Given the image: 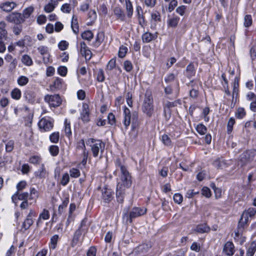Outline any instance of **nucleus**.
I'll return each mask as SVG.
<instances>
[{
  "instance_id": "obj_20",
  "label": "nucleus",
  "mask_w": 256,
  "mask_h": 256,
  "mask_svg": "<svg viewBox=\"0 0 256 256\" xmlns=\"http://www.w3.org/2000/svg\"><path fill=\"white\" fill-rule=\"evenodd\" d=\"M256 214V208H250L248 210H245L241 217V219L244 218V222H246L248 221V217L254 216Z\"/></svg>"
},
{
  "instance_id": "obj_59",
  "label": "nucleus",
  "mask_w": 256,
  "mask_h": 256,
  "mask_svg": "<svg viewBox=\"0 0 256 256\" xmlns=\"http://www.w3.org/2000/svg\"><path fill=\"white\" fill-rule=\"evenodd\" d=\"M105 77L104 76V72L102 69H100L97 74V80L99 82H102L104 80Z\"/></svg>"
},
{
  "instance_id": "obj_31",
  "label": "nucleus",
  "mask_w": 256,
  "mask_h": 256,
  "mask_svg": "<svg viewBox=\"0 0 256 256\" xmlns=\"http://www.w3.org/2000/svg\"><path fill=\"white\" fill-rule=\"evenodd\" d=\"M11 97L16 100H19L22 96L21 90L18 88H14L10 92Z\"/></svg>"
},
{
  "instance_id": "obj_15",
  "label": "nucleus",
  "mask_w": 256,
  "mask_h": 256,
  "mask_svg": "<svg viewBox=\"0 0 256 256\" xmlns=\"http://www.w3.org/2000/svg\"><path fill=\"white\" fill-rule=\"evenodd\" d=\"M161 20L160 14L159 12L154 11L151 14L150 22L152 23L150 28L154 30L156 28V22H160Z\"/></svg>"
},
{
  "instance_id": "obj_6",
  "label": "nucleus",
  "mask_w": 256,
  "mask_h": 256,
  "mask_svg": "<svg viewBox=\"0 0 256 256\" xmlns=\"http://www.w3.org/2000/svg\"><path fill=\"white\" fill-rule=\"evenodd\" d=\"M6 20L16 24H20L24 21V18L20 13H12L6 16Z\"/></svg>"
},
{
  "instance_id": "obj_29",
  "label": "nucleus",
  "mask_w": 256,
  "mask_h": 256,
  "mask_svg": "<svg viewBox=\"0 0 256 256\" xmlns=\"http://www.w3.org/2000/svg\"><path fill=\"white\" fill-rule=\"evenodd\" d=\"M84 230H81V228H78L75 232L73 240H72V246H74V245H76L77 244L80 236L82 234V232H84Z\"/></svg>"
},
{
  "instance_id": "obj_3",
  "label": "nucleus",
  "mask_w": 256,
  "mask_h": 256,
  "mask_svg": "<svg viewBox=\"0 0 256 256\" xmlns=\"http://www.w3.org/2000/svg\"><path fill=\"white\" fill-rule=\"evenodd\" d=\"M255 154L256 150H246L240 155L238 165L241 166H246L254 160Z\"/></svg>"
},
{
  "instance_id": "obj_28",
  "label": "nucleus",
  "mask_w": 256,
  "mask_h": 256,
  "mask_svg": "<svg viewBox=\"0 0 256 256\" xmlns=\"http://www.w3.org/2000/svg\"><path fill=\"white\" fill-rule=\"evenodd\" d=\"M195 231L200 234L208 232L210 231V228L206 224H199L196 227Z\"/></svg>"
},
{
  "instance_id": "obj_22",
  "label": "nucleus",
  "mask_w": 256,
  "mask_h": 256,
  "mask_svg": "<svg viewBox=\"0 0 256 256\" xmlns=\"http://www.w3.org/2000/svg\"><path fill=\"white\" fill-rule=\"evenodd\" d=\"M114 12L116 16L117 19L124 22L126 20V16L123 10L120 7H116L114 8Z\"/></svg>"
},
{
  "instance_id": "obj_13",
  "label": "nucleus",
  "mask_w": 256,
  "mask_h": 256,
  "mask_svg": "<svg viewBox=\"0 0 256 256\" xmlns=\"http://www.w3.org/2000/svg\"><path fill=\"white\" fill-rule=\"evenodd\" d=\"M80 52L83 56H84L86 60H89L92 58V52L87 46L84 42H81L80 43Z\"/></svg>"
},
{
  "instance_id": "obj_53",
  "label": "nucleus",
  "mask_w": 256,
  "mask_h": 256,
  "mask_svg": "<svg viewBox=\"0 0 256 256\" xmlns=\"http://www.w3.org/2000/svg\"><path fill=\"white\" fill-rule=\"evenodd\" d=\"M175 106L174 102H168L164 107V113L166 114L167 109L168 110V115L170 116V108Z\"/></svg>"
},
{
  "instance_id": "obj_52",
  "label": "nucleus",
  "mask_w": 256,
  "mask_h": 256,
  "mask_svg": "<svg viewBox=\"0 0 256 256\" xmlns=\"http://www.w3.org/2000/svg\"><path fill=\"white\" fill-rule=\"evenodd\" d=\"M196 131L200 134H204L206 133L207 128L203 124H198L196 128Z\"/></svg>"
},
{
  "instance_id": "obj_24",
  "label": "nucleus",
  "mask_w": 256,
  "mask_h": 256,
  "mask_svg": "<svg viewBox=\"0 0 256 256\" xmlns=\"http://www.w3.org/2000/svg\"><path fill=\"white\" fill-rule=\"evenodd\" d=\"M58 2L54 0H50L49 2L44 6V10L46 12H50L54 10Z\"/></svg>"
},
{
  "instance_id": "obj_32",
  "label": "nucleus",
  "mask_w": 256,
  "mask_h": 256,
  "mask_svg": "<svg viewBox=\"0 0 256 256\" xmlns=\"http://www.w3.org/2000/svg\"><path fill=\"white\" fill-rule=\"evenodd\" d=\"M64 132L67 136L72 135V130L70 128V122L67 119H66L64 123Z\"/></svg>"
},
{
  "instance_id": "obj_47",
  "label": "nucleus",
  "mask_w": 256,
  "mask_h": 256,
  "mask_svg": "<svg viewBox=\"0 0 256 256\" xmlns=\"http://www.w3.org/2000/svg\"><path fill=\"white\" fill-rule=\"evenodd\" d=\"M34 8L32 6H30L25 8L23 11L22 16L24 18H28L34 12Z\"/></svg>"
},
{
  "instance_id": "obj_12",
  "label": "nucleus",
  "mask_w": 256,
  "mask_h": 256,
  "mask_svg": "<svg viewBox=\"0 0 256 256\" xmlns=\"http://www.w3.org/2000/svg\"><path fill=\"white\" fill-rule=\"evenodd\" d=\"M77 2L76 0H70L68 3L64 4L60 7L61 11L64 14H70L77 4Z\"/></svg>"
},
{
  "instance_id": "obj_1",
  "label": "nucleus",
  "mask_w": 256,
  "mask_h": 256,
  "mask_svg": "<svg viewBox=\"0 0 256 256\" xmlns=\"http://www.w3.org/2000/svg\"><path fill=\"white\" fill-rule=\"evenodd\" d=\"M142 112L148 117H151L154 113V102L152 93L146 91L142 106Z\"/></svg>"
},
{
  "instance_id": "obj_7",
  "label": "nucleus",
  "mask_w": 256,
  "mask_h": 256,
  "mask_svg": "<svg viewBox=\"0 0 256 256\" xmlns=\"http://www.w3.org/2000/svg\"><path fill=\"white\" fill-rule=\"evenodd\" d=\"M232 163V161L231 160H226L222 158H218L212 162V165L218 168L225 169L231 166Z\"/></svg>"
},
{
  "instance_id": "obj_58",
  "label": "nucleus",
  "mask_w": 256,
  "mask_h": 256,
  "mask_svg": "<svg viewBox=\"0 0 256 256\" xmlns=\"http://www.w3.org/2000/svg\"><path fill=\"white\" fill-rule=\"evenodd\" d=\"M70 181V176L68 173H65L63 174L62 180H61V184L65 186H66Z\"/></svg>"
},
{
  "instance_id": "obj_41",
  "label": "nucleus",
  "mask_w": 256,
  "mask_h": 256,
  "mask_svg": "<svg viewBox=\"0 0 256 256\" xmlns=\"http://www.w3.org/2000/svg\"><path fill=\"white\" fill-rule=\"evenodd\" d=\"M252 24V16L246 14L244 17V25L246 28H249Z\"/></svg>"
},
{
  "instance_id": "obj_21",
  "label": "nucleus",
  "mask_w": 256,
  "mask_h": 256,
  "mask_svg": "<svg viewBox=\"0 0 256 256\" xmlns=\"http://www.w3.org/2000/svg\"><path fill=\"white\" fill-rule=\"evenodd\" d=\"M35 176L40 178H44L48 176V172H46L44 164H42L40 170L36 171L34 173Z\"/></svg>"
},
{
  "instance_id": "obj_61",
  "label": "nucleus",
  "mask_w": 256,
  "mask_h": 256,
  "mask_svg": "<svg viewBox=\"0 0 256 256\" xmlns=\"http://www.w3.org/2000/svg\"><path fill=\"white\" fill-rule=\"evenodd\" d=\"M173 199H174V202L176 203L180 204L182 202L183 197L182 194L178 193V194H175L174 195Z\"/></svg>"
},
{
  "instance_id": "obj_42",
  "label": "nucleus",
  "mask_w": 256,
  "mask_h": 256,
  "mask_svg": "<svg viewBox=\"0 0 256 256\" xmlns=\"http://www.w3.org/2000/svg\"><path fill=\"white\" fill-rule=\"evenodd\" d=\"M82 37L83 39L90 41L94 37L93 33L90 30H86L82 34Z\"/></svg>"
},
{
  "instance_id": "obj_19",
  "label": "nucleus",
  "mask_w": 256,
  "mask_h": 256,
  "mask_svg": "<svg viewBox=\"0 0 256 256\" xmlns=\"http://www.w3.org/2000/svg\"><path fill=\"white\" fill-rule=\"evenodd\" d=\"M124 119L123 123L126 129L130 124L131 114L130 110L126 107H124Z\"/></svg>"
},
{
  "instance_id": "obj_8",
  "label": "nucleus",
  "mask_w": 256,
  "mask_h": 256,
  "mask_svg": "<svg viewBox=\"0 0 256 256\" xmlns=\"http://www.w3.org/2000/svg\"><path fill=\"white\" fill-rule=\"evenodd\" d=\"M146 210L144 208L134 207L132 208L129 214L130 222H132V219L144 214L146 212Z\"/></svg>"
},
{
  "instance_id": "obj_64",
  "label": "nucleus",
  "mask_w": 256,
  "mask_h": 256,
  "mask_svg": "<svg viewBox=\"0 0 256 256\" xmlns=\"http://www.w3.org/2000/svg\"><path fill=\"white\" fill-rule=\"evenodd\" d=\"M124 70L128 72H130L132 69V62L128 60H126L124 64Z\"/></svg>"
},
{
  "instance_id": "obj_10",
  "label": "nucleus",
  "mask_w": 256,
  "mask_h": 256,
  "mask_svg": "<svg viewBox=\"0 0 256 256\" xmlns=\"http://www.w3.org/2000/svg\"><path fill=\"white\" fill-rule=\"evenodd\" d=\"M114 198V192L106 187L102 190V198L105 203H109Z\"/></svg>"
},
{
  "instance_id": "obj_11",
  "label": "nucleus",
  "mask_w": 256,
  "mask_h": 256,
  "mask_svg": "<svg viewBox=\"0 0 256 256\" xmlns=\"http://www.w3.org/2000/svg\"><path fill=\"white\" fill-rule=\"evenodd\" d=\"M80 118L84 122L87 123L90 120V109L88 104L84 103L80 112Z\"/></svg>"
},
{
  "instance_id": "obj_27",
  "label": "nucleus",
  "mask_w": 256,
  "mask_h": 256,
  "mask_svg": "<svg viewBox=\"0 0 256 256\" xmlns=\"http://www.w3.org/2000/svg\"><path fill=\"white\" fill-rule=\"evenodd\" d=\"M16 6V4L13 2H6L0 6V8L4 11L7 12L11 11Z\"/></svg>"
},
{
  "instance_id": "obj_50",
  "label": "nucleus",
  "mask_w": 256,
  "mask_h": 256,
  "mask_svg": "<svg viewBox=\"0 0 256 256\" xmlns=\"http://www.w3.org/2000/svg\"><path fill=\"white\" fill-rule=\"evenodd\" d=\"M49 151L52 156H56L59 152V148L56 145H51Z\"/></svg>"
},
{
  "instance_id": "obj_62",
  "label": "nucleus",
  "mask_w": 256,
  "mask_h": 256,
  "mask_svg": "<svg viewBox=\"0 0 256 256\" xmlns=\"http://www.w3.org/2000/svg\"><path fill=\"white\" fill-rule=\"evenodd\" d=\"M39 217L40 218L44 220H46L49 218L50 214L48 210L44 209L42 213L40 214Z\"/></svg>"
},
{
  "instance_id": "obj_26",
  "label": "nucleus",
  "mask_w": 256,
  "mask_h": 256,
  "mask_svg": "<svg viewBox=\"0 0 256 256\" xmlns=\"http://www.w3.org/2000/svg\"><path fill=\"white\" fill-rule=\"evenodd\" d=\"M126 9L128 18H130L133 14V7L130 0H125Z\"/></svg>"
},
{
  "instance_id": "obj_17",
  "label": "nucleus",
  "mask_w": 256,
  "mask_h": 256,
  "mask_svg": "<svg viewBox=\"0 0 256 256\" xmlns=\"http://www.w3.org/2000/svg\"><path fill=\"white\" fill-rule=\"evenodd\" d=\"M126 188H121L116 186V198L118 202L122 203L124 198L126 194Z\"/></svg>"
},
{
  "instance_id": "obj_2",
  "label": "nucleus",
  "mask_w": 256,
  "mask_h": 256,
  "mask_svg": "<svg viewBox=\"0 0 256 256\" xmlns=\"http://www.w3.org/2000/svg\"><path fill=\"white\" fill-rule=\"evenodd\" d=\"M132 184V178L127 170L120 172V178L118 182L117 186L128 188Z\"/></svg>"
},
{
  "instance_id": "obj_33",
  "label": "nucleus",
  "mask_w": 256,
  "mask_h": 256,
  "mask_svg": "<svg viewBox=\"0 0 256 256\" xmlns=\"http://www.w3.org/2000/svg\"><path fill=\"white\" fill-rule=\"evenodd\" d=\"M238 78H235L233 84V90H232V100L234 98H236L238 96Z\"/></svg>"
},
{
  "instance_id": "obj_36",
  "label": "nucleus",
  "mask_w": 256,
  "mask_h": 256,
  "mask_svg": "<svg viewBox=\"0 0 256 256\" xmlns=\"http://www.w3.org/2000/svg\"><path fill=\"white\" fill-rule=\"evenodd\" d=\"M28 78L24 76H19L17 80L18 84L21 86H25L28 84Z\"/></svg>"
},
{
  "instance_id": "obj_38",
  "label": "nucleus",
  "mask_w": 256,
  "mask_h": 256,
  "mask_svg": "<svg viewBox=\"0 0 256 256\" xmlns=\"http://www.w3.org/2000/svg\"><path fill=\"white\" fill-rule=\"evenodd\" d=\"M58 238L59 236L58 234H54L51 238L50 244V248L54 250L56 248Z\"/></svg>"
},
{
  "instance_id": "obj_4",
  "label": "nucleus",
  "mask_w": 256,
  "mask_h": 256,
  "mask_svg": "<svg viewBox=\"0 0 256 256\" xmlns=\"http://www.w3.org/2000/svg\"><path fill=\"white\" fill-rule=\"evenodd\" d=\"M38 127L42 132L51 130L54 126V120L50 118H42L38 122Z\"/></svg>"
},
{
  "instance_id": "obj_23",
  "label": "nucleus",
  "mask_w": 256,
  "mask_h": 256,
  "mask_svg": "<svg viewBox=\"0 0 256 256\" xmlns=\"http://www.w3.org/2000/svg\"><path fill=\"white\" fill-rule=\"evenodd\" d=\"M97 18L96 12L94 10H90L88 12V18L89 22H88V26H92Z\"/></svg>"
},
{
  "instance_id": "obj_14",
  "label": "nucleus",
  "mask_w": 256,
  "mask_h": 256,
  "mask_svg": "<svg viewBox=\"0 0 256 256\" xmlns=\"http://www.w3.org/2000/svg\"><path fill=\"white\" fill-rule=\"evenodd\" d=\"M234 246L232 242H227L224 246L222 252L228 256H232L234 253Z\"/></svg>"
},
{
  "instance_id": "obj_35",
  "label": "nucleus",
  "mask_w": 256,
  "mask_h": 256,
  "mask_svg": "<svg viewBox=\"0 0 256 256\" xmlns=\"http://www.w3.org/2000/svg\"><path fill=\"white\" fill-rule=\"evenodd\" d=\"M256 251V242L253 241L247 250V256H253Z\"/></svg>"
},
{
  "instance_id": "obj_45",
  "label": "nucleus",
  "mask_w": 256,
  "mask_h": 256,
  "mask_svg": "<svg viewBox=\"0 0 256 256\" xmlns=\"http://www.w3.org/2000/svg\"><path fill=\"white\" fill-rule=\"evenodd\" d=\"M42 158L38 156H32L29 158L28 162L34 164H38L40 163Z\"/></svg>"
},
{
  "instance_id": "obj_60",
  "label": "nucleus",
  "mask_w": 256,
  "mask_h": 256,
  "mask_svg": "<svg viewBox=\"0 0 256 256\" xmlns=\"http://www.w3.org/2000/svg\"><path fill=\"white\" fill-rule=\"evenodd\" d=\"M186 8V6H184V5L180 6L176 8V12L180 15L182 16L185 14Z\"/></svg>"
},
{
  "instance_id": "obj_63",
  "label": "nucleus",
  "mask_w": 256,
  "mask_h": 256,
  "mask_svg": "<svg viewBox=\"0 0 256 256\" xmlns=\"http://www.w3.org/2000/svg\"><path fill=\"white\" fill-rule=\"evenodd\" d=\"M58 72L61 76H64L67 74L68 69L66 66H61L58 68Z\"/></svg>"
},
{
  "instance_id": "obj_48",
  "label": "nucleus",
  "mask_w": 256,
  "mask_h": 256,
  "mask_svg": "<svg viewBox=\"0 0 256 256\" xmlns=\"http://www.w3.org/2000/svg\"><path fill=\"white\" fill-rule=\"evenodd\" d=\"M128 49L126 46H120L118 52V56L120 58H124L128 52Z\"/></svg>"
},
{
  "instance_id": "obj_18",
  "label": "nucleus",
  "mask_w": 256,
  "mask_h": 256,
  "mask_svg": "<svg viewBox=\"0 0 256 256\" xmlns=\"http://www.w3.org/2000/svg\"><path fill=\"white\" fill-rule=\"evenodd\" d=\"M158 37V33L152 34L146 32L142 35V40L144 42L148 43L156 39Z\"/></svg>"
},
{
  "instance_id": "obj_5",
  "label": "nucleus",
  "mask_w": 256,
  "mask_h": 256,
  "mask_svg": "<svg viewBox=\"0 0 256 256\" xmlns=\"http://www.w3.org/2000/svg\"><path fill=\"white\" fill-rule=\"evenodd\" d=\"M44 100L50 106H58L62 104V100L58 94H47L44 96Z\"/></svg>"
},
{
  "instance_id": "obj_55",
  "label": "nucleus",
  "mask_w": 256,
  "mask_h": 256,
  "mask_svg": "<svg viewBox=\"0 0 256 256\" xmlns=\"http://www.w3.org/2000/svg\"><path fill=\"white\" fill-rule=\"evenodd\" d=\"M69 44L66 40H61L58 44V47L61 50H66Z\"/></svg>"
},
{
  "instance_id": "obj_25",
  "label": "nucleus",
  "mask_w": 256,
  "mask_h": 256,
  "mask_svg": "<svg viewBox=\"0 0 256 256\" xmlns=\"http://www.w3.org/2000/svg\"><path fill=\"white\" fill-rule=\"evenodd\" d=\"M71 28L74 33L76 34L78 32V18L73 14L71 20Z\"/></svg>"
},
{
  "instance_id": "obj_54",
  "label": "nucleus",
  "mask_w": 256,
  "mask_h": 256,
  "mask_svg": "<svg viewBox=\"0 0 256 256\" xmlns=\"http://www.w3.org/2000/svg\"><path fill=\"white\" fill-rule=\"evenodd\" d=\"M70 176L72 178H77L80 176V172L78 169L72 168L70 170Z\"/></svg>"
},
{
  "instance_id": "obj_57",
  "label": "nucleus",
  "mask_w": 256,
  "mask_h": 256,
  "mask_svg": "<svg viewBox=\"0 0 256 256\" xmlns=\"http://www.w3.org/2000/svg\"><path fill=\"white\" fill-rule=\"evenodd\" d=\"M168 10L170 12H172L178 5L177 0H170L168 2Z\"/></svg>"
},
{
  "instance_id": "obj_39",
  "label": "nucleus",
  "mask_w": 256,
  "mask_h": 256,
  "mask_svg": "<svg viewBox=\"0 0 256 256\" xmlns=\"http://www.w3.org/2000/svg\"><path fill=\"white\" fill-rule=\"evenodd\" d=\"M186 75L189 78H191L195 74V70L194 69V66L192 64H188L186 68Z\"/></svg>"
},
{
  "instance_id": "obj_46",
  "label": "nucleus",
  "mask_w": 256,
  "mask_h": 256,
  "mask_svg": "<svg viewBox=\"0 0 256 256\" xmlns=\"http://www.w3.org/2000/svg\"><path fill=\"white\" fill-rule=\"evenodd\" d=\"M60 133L59 132H54L50 136V140L52 143H58L59 140Z\"/></svg>"
},
{
  "instance_id": "obj_49",
  "label": "nucleus",
  "mask_w": 256,
  "mask_h": 256,
  "mask_svg": "<svg viewBox=\"0 0 256 256\" xmlns=\"http://www.w3.org/2000/svg\"><path fill=\"white\" fill-rule=\"evenodd\" d=\"M100 149L101 152L103 151V150L102 148V145H99V146H98L97 145H93L92 146V152L94 156H98Z\"/></svg>"
},
{
  "instance_id": "obj_51",
  "label": "nucleus",
  "mask_w": 256,
  "mask_h": 256,
  "mask_svg": "<svg viewBox=\"0 0 256 256\" xmlns=\"http://www.w3.org/2000/svg\"><path fill=\"white\" fill-rule=\"evenodd\" d=\"M246 116V112L244 108H239L236 112V116L240 119Z\"/></svg>"
},
{
  "instance_id": "obj_40",
  "label": "nucleus",
  "mask_w": 256,
  "mask_h": 256,
  "mask_svg": "<svg viewBox=\"0 0 256 256\" xmlns=\"http://www.w3.org/2000/svg\"><path fill=\"white\" fill-rule=\"evenodd\" d=\"M180 21V18L174 16L170 18L168 21V24L171 27H176Z\"/></svg>"
},
{
  "instance_id": "obj_34",
  "label": "nucleus",
  "mask_w": 256,
  "mask_h": 256,
  "mask_svg": "<svg viewBox=\"0 0 256 256\" xmlns=\"http://www.w3.org/2000/svg\"><path fill=\"white\" fill-rule=\"evenodd\" d=\"M33 223L34 222L32 218L29 217H27L22 224V230L24 229L25 230H28L33 224Z\"/></svg>"
},
{
  "instance_id": "obj_9",
  "label": "nucleus",
  "mask_w": 256,
  "mask_h": 256,
  "mask_svg": "<svg viewBox=\"0 0 256 256\" xmlns=\"http://www.w3.org/2000/svg\"><path fill=\"white\" fill-rule=\"evenodd\" d=\"M38 52L43 56V62L45 64H48L50 62V54H49V48L47 46H40L38 47Z\"/></svg>"
},
{
  "instance_id": "obj_56",
  "label": "nucleus",
  "mask_w": 256,
  "mask_h": 256,
  "mask_svg": "<svg viewBox=\"0 0 256 256\" xmlns=\"http://www.w3.org/2000/svg\"><path fill=\"white\" fill-rule=\"evenodd\" d=\"M98 13L100 15L106 16L108 14V8L104 4L100 5L98 10Z\"/></svg>"
},
{
  "instance_id": "obj_44",
  "label": "nucleus",
  "mask_w": 256,
  "mask_h": 256,
  "mask_svg": "<svg viewBox=\"0 0 256 256\" xmlns=\"http://www.w3.org/2000/svg\"><path fill=\"white\" fill-rule=\"evenodd\" d=\"M76 206L74 204H71L69 208L68 217L66 222V224H70V220H72V212L76 210Z\"/></svg>"
},
{
  "instance_id": "obj_16",
  "label": "nucleus",
  "mask_w": 256,
  "mask_h": 256,
  "mask_svg": "<svg viewBox=\"0 0 256 256\" xmlns=\"http://www.w3.org/2000/svg\"><path fill=\"white\" fill-rule=\"evenodd\" d=\"M24 97L29 103L34 104L36 101V94L30 90H26L24 94Z\"/></svg>"
},
{
  "instance_id": "obj_30",
  "label": "nucleus",
  "mask_w": 256,
  "mask_h": 256,
  "mask_svg": "<svg viewBox=\"0 0 256 256\" xmlns=\"http://www.w3.org/2000/svg\"><path fill=\"white\" fill-rule=\"evenodd\" d=\"M21 60L22 63L26 66H30L33 64V62L31 57L26 54H25L22 56Z\"/></svg>"
},
{
  "instance_id": "obj_37",
  "label": "nucleus",
  "mask_w": 256,
  "mask_h": 256,
  "mask_svg": "<svg viewBox=\"0 0 256 256\" xmlns=\"http://www.w3.org/2000/svg\"><path fill=\"white\" fill-rule=\"evenodd\" d=\"M69 202L68 198H66L62 202V204H60L58 208V213L59 214H62L64 212V209L66 208Z\"/></svg>"
},
{
  "instance_id": "obj_43",
  "label": "nucleus",
  "mask_w": 256,
  "mask_h": 256,
  "mask_svg": "<svg viewBox=\"0 0 256 256\" xmlns=\"http://www.w3.org/2000/svg\"><path fill=\"white\" fill-rule=\"evenodd\" d=\"M235 124V120L233 118H230L227 124V132L228 134L232 133L233 130V126Z\"/></svg>"
}]
</instances>
